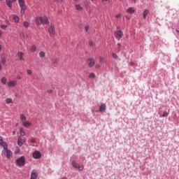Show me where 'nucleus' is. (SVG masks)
<instances>
[{
  "label": "nucleus",
  "instance_id": "f257e3e1",
  "mask_svg": "<svg viewBox=\"0 0 179 179\" xmlns=\"http://www.w3.org/2000/svg\"><path fill=\"white\" fill-rule=\"evenodd\" d=\"M36 24L41 26V24H48L50 21H48V17L47 16L44 17H37L36 18Z\"/></svg>",
  "mask_w": 179,
  "mask_h": 179
},
{
  "label": "nucleus",
  "instance_id": "f03ea898",
  "mask_svg": "<svg viewBox=\"0 0 179 179\" xmlns=\"http://www.w3.org/2000/svg\"><path fill=\"white\" fill-rule=\"evenodd\" d=\"M18 3L20 8V15L21 16H23V15L24 14V11L26 10V9H27V8L26 7V4H24V0H18Z\"/></svg>",
  "mask_w": 179,
  "mask_h": 179
},
{
  "label": "nucleus",
  "instance_id": "7ed1b4c3",
  "mask_svg": "<svg viewBox=\"0 0 179 179\" xmlns=\"http://www.w3.org/2000/svg\"><path fill=\"white\" fill-rule=\"evenodd\" d=\"M16 164L19 166H23L26 164V159H24V156H21L16 160Z\"/></svg>",
  "mask_w": 179,
  "mask_h": 179
},
{
  "label": "nucleus",
  "instance_id": "20e7f679",
  "mask_svg": "<svg viewBox=\"0 0 179 179\" xmlns=\"http://www.w3.org/2000/svg\"><path fill=\"white\" fill-rule=\"evenodd\" d=\"M5 153H6L7 159L10 160L11 157L13 156V153H12V151L8 149V147H6V148H3V150H2V154L5 155Z\"/></svg>",
  "mask_w": 179,
  "mask_h": 179
},
{
  "label": "nucleus",
  "instance_id": "39448f33",
  "mask_svg": "<svg viewBox=\"0 0 179 179\" xmlns=\"http://www.w3.org/2000/svg\"><path fill=\"white\" fill-rule=\"evenodd\" d=\"M48 32L50 34V37H54L55 36V26L53 24H51Z\"/></svg>",
  "mask_w": 179,
  "mask_h": 179
},
{
  "label": "nucleus",
  "instance_id": "423d86ee",
  "mask_svg": "<svg viewBox=\"0 0 179 179\" xmlns=\"http://www.w3.org/2000/svg\"><path fill=\"white\" fill-rule=\"evenodd\" d=\"M123 36H124V32H122V31H121V30L116 31L115 32V38H118L119 40H121V38L123 37Z\"/></svg>",
  "mask_w": 179,
  "mask_h": 179
},
{
  "label": "nucleus",
  "instance_id": "0eeeda50",
  "mask_svg": "<svg viewBox=\"0 0 179 179\" xmlns=\"http://www.w3.org/2000/svg\"><path fill=\"white\" fill-rule=\"evenodd\" d=\"M37 177H38V173H37V170L33 169L31 172L30 179H37Z\"/></svg>",
  "mask_w": 179,
  "mask_h": 179
},
{
  "label": "nucleus",
  "instance_id": "6e6552de",
  "mask_svg": "<svg viewBox=\"0 0 179 179\" xmlns=\"http://www.w3.org/2000/svg\"><path fill=\"white\" fill-rule=\"evenodd\" d=\"M0 146H2L3 149H6V148H8V143L3 141V138H2V136H0Z\"/></svg>",
  "mask_w": 179,
  "mask_h": 179
},
{
  "label": "nucleus",
  "instance_id": "1a4fd4ad",
  "mask_svg": "<svg viewBox=\"0 0 179 179\" xmlns=\"http://www.w3.org/2000/svg\"><path fill=\"white\" fill-rule=\"evenodd\" d=\"M32 157L34 159H41V152H40L39 151H35Z\"/></svg>",
  "mask_w": 179,
  "mask_h": 179
},
{
  "label": "nucleus",
  "instance_id": "9d476101",
  "mask_svg": "<svg viewBox=\"0 0 179 179\" xmlns=\"http://www.w3.org/2000/svg\"><path fill=\"white\" fill-rule=\"evenodd\" d=\"M24 142H26V139H22V137H18L17 138L18 146H23V145L24 144Z\"/></svg>",
  "mask_w": 179,
  "mask_h": 179
},
{
  "label": "nucleus",
  "instance_id": "9b49d317",
  "mask_svg": "<svg viewBox=\"0 0 179 179\" xmlns=\"http://www.w3.org/2000/svg\"><path fill=\"white\" fill-rule=\"evenodd\" d=\"M20 61H24V52H18L17 54Z\"/></svg>",
  "mask_w": 179,
  "mask_h": 179
},
{
  "label": "nucleus",
  "instance_id": "f8f14e48",
  "mask_svg": "<svg viewBox=\"0 0 179 179\" xmlns=\"http://www.w3.org/2000/svg\"><path fill=\"white\" fill-rule=\"evenodd\" d=\"M87 62L88 66H90V68H93V66H94V64H95L94 59H89Z\"/></svg>",
  "mask_w": 179,
  "mask_h": 179
},
{
  "label": "nucleus",
  "instance_id": "ddd939ff",
  "mask_svg": "<svg viewBox=\"0 0 179 179\" xmlns=\"http://www.w3.org/2000/svg\"><path fill=\"white\" fill-rule=\"evenodd\" d=\"M17 84V83L16 82V80L9 81L8 83V87H15V86H16Z\"/></svg>",
  "mask_w": 179,
  "mask_h": 179
},
{
  "label": "nucleus",
  "instance_id": "4468645a",
  "mask_svg": "<svg viewBox=\"0 0 179 179\" xmlns=\"http://www.w3.org/2000/svg\"><path fill=\"white\" fill-rule=\"evenodd\" d=\"M17 0H6V3L8 8H12V3L16 2Z\"/></svg>",
  "mask_w": 179,
  "mask_h": 179
},
{
  "label": "nucleus",
  "instance_id": "2eb2a0df",
  "mask_svg": "<svg viewBox=\"0 0 179 179\" xmlns=\"http://www.w3.org/2000/svg\"><path fill=\"white\" fill-rule=\"evenodd\" d=\"M107 107L106 106V103H101L99 106L100 113H103V111H106Z\"/></svg>",
  "mask_w": 179,
  "mask_h": 179
},
{
  "label": "nucleus",
  "instance_id": "dca6fc26",
  "mask_svg": "<svg viewBox=\"0 0 179 179\" xmlns=\"http://www.w3.org/2000/svg\"><path fill=\"white\" fill-rule=\"evenodd\" d=\"M126 12L127 13H130V15H133V13L135 12V9H134L133 7H129L126 10Z\"/></svg>",
  "mask_w": 179,
  "mask_h": 179
},
{
  "label": "nucleus",
  "instance_id": "f3484780",
  "mask_svg": "<svg viewBox=\"0 0 179 179\" xmlns=\"http://www.w3.org/2000/svg\"><path fill=\"white\" fill-rule=\"evenodd\" d=\"M22 125L24 127V128H29V127H31V123H30L29 121L23 122Z\"/></svg>",
  "mask_w": 179,
  "mask_h": 179
},
{
  "label": "nucleus",
  "instance_id": "a211bd4d",
  "mask_svg": "<svg viewBox=\"0 0 179 179\" xmlns=\"http://www.w3.org/2000/svg\"><path fill=\"white\" fill-rule=\"evenodd\" d=\"M59 62V61L58 59H53L52 61V64L53 66H58Z\"/></svg>",
  "mask_w": 179,
  "mask_h": 179
},
{
  "label": "nucleus",
  "instance_id": "6ab92c4d",
  "mask_svg": "<svg viewBox=\"0 0 179 179\" xmlns=\"http://www.w3.org/2000/svg\"><path fill=\"white\" fill-rule=\"evenodd\" d=\"M143 19H146V16H148V15H149V10L148 9H145L144 11H143Z\"/></svg>",
  "mask_w": 179,
  "mask_h": 179
},
{
  "label": "nucleus",
  "instance_id": "aec40b11",
  "mask_svg": "<svg viewBox=\"0 0 179 179\" xmlns=\"http://www.w3.org/2000/svg\"><path fill=\"white\" fill-rule=\"evenodd\" d=\"M6 104H11L12 103H13V101L12 100V98H6Z\"/></svg>",
  "mask_w": 179,
  "mask_h": 179
},
{
  "label": "nucleus",
  "instance_id": "412c9836",
  "mask_svg": "<svg viewBox=\"0 0 179 179\" xmlns=\"http://www.w3.org/2000/svg\"><path fill=\"white\" fill-rule=\"evenodd\" d=\"M37 51V47L36 45H33L31 48V52H36Z\"/></svg>",
  "mask_w": 179,
  "mask_h": 179
},
{
  "label": "nucleus",
  "instance_id": "4be33fe9",
  "mask_svg": "<svg viewBox=\"0 0 179 179\" xmlns=\"http://www.w3.org/2000/svg\"><path fill=\"white\" fill-rule=\"evenodd\" d=\"M20 135L21 136H26V132H24L23 131V128H20Z\"/></svg>",
  "mask_w": 179,
  "mask_h": 179
},
{
  "label": "nucleus",
  "instance_id": "5701e85b",
  "mask_svg": "<svg viewBox=\"0 0 179 179\" xmlns=\"http://www.w3.org/2000/svg\"><path fill=\"white\" fill-rule=\"evenodd\" d=\"M71 164L73 167H75V169H78V167L79 166V164H76V162L75 161H72Z\"/></svg>",
  "mask_w": 179,
  "mask_h": 179
},
{
  "label": "nucleus",
  "instance_id": "b1692460",
  "mask_svg": "<svg viewBox=\"0 0 179 179\" xmlns=\"http://www.w3.org/2000/svg\"><path fill=\"white\" fill-rule=\"evenodd\" d=\"M13 20H15V23H19V20H20L19 16L14 15L13 16Z\"/></svg>",
  "mask_w": 179,
  "mask_h": 179
},
{
  "label": "nucleus",
  "instance_id": "393cba45",
  "mask_svg": "<svg viewBox=\"0 0 179 179\" xmlns=\"http://www.w3.org/2000/svg\"><path fill=\"white\" fill-rule=\"evenodd\" d=\"M23 26H24V27H26V28L29 27L30 23H29V22H27V21H24L23 22Z\"/></svg>",
  "mask_w": 179,
  "mask_h": 179
},
{
  "label": "nucleus",
  "instance_id": "a878e982",
  "mask_svg": "<svg viewBox=\"0 0 179 179\" xmlns=\"http://www.w3.org/2000/svg\"><path fill=\"white\" fill-rule=\"evenodd\" d=\"M1 83H3V85H6V77L1 78Z\"/></svg>",
  "mask_w": 179,
  "mask_h": 179
},
{
  "label": "nucleus",
  "instance_id": "bb28decb",
  "mask_svg": "<svg viewBox=\"0 0 179 179\" xmlns=\"http://www.w3.org/2000/svg\"><path fill=\"white\" fill-rule=\"evenodd\" d=\"M20 120L22 122H24L26 121V116H24L23 114L20 115Z\"/></svg>",
  "mask_w": 179,
  "mask_h": 179
},
{
  "label": "nucleus",
  "instance_id": "cd10ccee",
  "mask_svg": "<svg viewBox=\"0 0 179 179\" xmlns=\"http://www.w3.org/2000/svg\"><path fill=\"white\" fill-rule=\"evenodd\" d=\"M39 57H40L41 58H44V57H45V52H43V51H41V52H39Z\"/></svg>",
  "mask_w": 179,
  "mask_h": 179
},
{
  "label": "nucleus",
  "instance_id": "c85d7f7f",
  "mask_svg": "<svg viewBox=\"0 0 179 179\" xmlns=\"http://www.w3.org/2000/svg\"><path fill=\"white\" fill-rule=\"evenodd\" d=\"M89 78L91 79H94V78H96V74H94V73H91L89 76Z\"/></svg>",
  "mask_w": 179,
  "mask_h": 179
},
{
  "label": "nucleus",
  "instance_id": "c756f323",
  "mask_svg": "<svg viewBox=\"0 0 179 179\" xmlns=\"http://www.w3.org/2000/svg\"><path fill=\"white\" fill-rule=\"evenodd\" d=\"M76 8L77 10H82V6H80L79 4H76Z\"/></svg>",
  "mask_w": 179,
  "mask_h": 179
},
{
  "label": "nucleus",
  "instance_id": "7c9ffc66",
  "mask_svg": "<svg viewBox=\"0 0 179 179\" xmlns=\"http://www.w3.org/2000/svg\"><path fill=\"white\" fill-rule=\"evenodd\" d=\"M79 171H83V169H84V166H80V165H78V168Z\"/></svg>",
  "mask_w": 179,
  "mask_h": 179
},
{
  "label": "nucleus",
  "instance_id": "2f4dec72",
  "mask_svg": "<svg viewBox=\"0 0 179 179\" xmlns=\"http://www.w3.org/2000/svg\"><path fill=\"white\" fill-rule=\"evenodd\" d=\"M113 57L115 59H118V55H117V54H115V53H113Z\"/></svg>",
  "mask_w": 179,
  "mask_h": 179
},
{
  "label": "nucleus",
  "instance_id": "473e14b6",
  "mask_svg": "<svg viewBox=\"0 0 179 179\" xmlns=\"http://www.w3.org/2000/svg\"><path fill=\"white\" fill-rule=\"evenodd\" d=\"M1 29H3V30H5L6 29V27H8V25H5V24H1Z\"/></svg>",
  "mask_w": 179,
  "mask_h": 179
},
{
  "label": "nucleus",
  "instance_id": "72a5a7b5",
  "mask_svg": "<svg viewBox=\"0 0 179 179\" xmlns=\"http://www.w3.org/2000/svg\"><path fill=\"white\" fill-rule=\"evenodd\" d=\"M30 142H31V143H36V138H32L30 140Z\"/></svg>",
  "mask_w": 179,
  "mask_h": 179
},
{
  "label": "nucleus",
  "instance_id": "f704fd0d",
  "mask_svg": "<svg viewBox=\"0 0 179 179\" xmlns=\"http://www.w3.org/2000/svg\"><path fill=\"white\" fill-rule=\"evenodd\" d=\"M169 115V113H167L166 111L164 112V113L162 114V117H167Z\"/></svg>",
  "mask_w": 179,
  "mask_h": 179
},
{
  "label": "nucleus",
  "instance_id": "c9c22d12",
  "mask_svg": "<svg viewBox=\"0 0 179 179\" xmlns=\"http://www.w3.org/2000/svg\"><path fill=\"white\" fill-rule=\"evenodd\" d=\"M85 30L86 33H87V31H89V25H87L85 27Z\"/></svg>",
  "mask_w": 179,
  "mask_h": 179
},
{
  "label": "nucleus",
  "instance_id": "e433bc0d",
  "mask_svg": "<svg viewBox=\"0 0 179 179\" xmlns=\"http://www.w3.org/2000/svg\"><path fill=\"white\" fill-rule=\"evenodd\" d=\"M27 75H31V70L30 69L27 70Z\"/></svg>",
  "mask_w": 179,
  "mask_h": 179
},
{
  "label": "nucleus",
  "instance_id": "4c0bfd02",
  "mask_svg": "<svg viewBox=\"0 0 179 179\" xmlns=\"http://www.w3.org/2000/svg\"><path fill=\"white\" fill-rule=\"evenodd\" d=\"M99 62H104V59L103 58V57H99Z\"/></svg>",
  "mask_w": 179,
  "mask_h": 179
},
{
  "label": "nucleus",
  "instance_id": "58836bf2",
  "mask_svg": "<svg viewBox=\"0 0 179 179\" xmlns=\"http://www.w3.org/2000/svg\"><path fill=\"white\" fill-rule=\"evenodd\" d=\"M116 19H121V14L115 15Z\"/></svg>",
  "mask_w": 179,
  "mask_h": 179
},
{
  "label": "nucleus",
  "instance_id": "ea45409f",
  "mask_svg": "<svg viewBox=\"0 0 179 179\" xmlns=\"http://www.w3.org/2000/svg\"><path fill=\"white\" fill-rule=\"evenodd\" d=\"M6 62V60H5V59H3L1 60V63L3 64V65H5Z\"/></svg>",
  "mask_w": 179,
  "mask_h": 179
},
{
  "label": "nucleus",
  "instance_id": "a19ab883",
  "mask_svg": "<svg viewBox=\"0 0 179 179\" xmlns=\"http://www.w3.org/2000/svg\"><path fill=\"white\" fill-rule=\"evenodd\" d=\"M89 45H90V47H93V42L90 41L89 42Z\"/></svg>",
  "mask_w": 179,
  "mask_h": 179
},
{
  "label": "nucleus",
  "instance_id": "79ce46f5",
  "mask_svg": "<svg viewBox=\"0 0 179 179\" xmlns=\"http://www.w3.org/2000/svg\"><path fill=\"white\" fill-rule=\"evenodd\" d=\"M117 46H118V51H120V48H121V43H118Z\"/></svg>",
  "mask_w": 179,
  "mask_h": 179
},
{
  "label": "nucleus",
  "instance_id": "37998d69",
  "mask_svg": "<svg viewBox=\"0 0 179 179\" xmlns=\"http://www.w3.org/2000/svg\"><path fill=\"white\" fill-rule=\"evenodd\" d=\"M126 19H127L128 20H131V17L126 15L125 16Z\"/></svg>",
  "mask_w": 179,
  "mask_h": 179
},
{
  "label": "nucleus",
  "instance_id": "c03bdc74",
  "mask_svg": "<svg viewBox=\"0 0 179 179\" xmlns=\"http://www.w3.org/2000/svg\"><path fill=\"white\" fill-rule=\"evenodd\" d=\"M52 90H48V93H49L50 94H51V93H52Z\"/></svg>",
  "mask_w": 179,
  "mask_h": 179
},
{
  "label": "nucleus",
  "instance_id": "a18cd8bd",
  "mask_svg": "<svg viewBox=\"0 0 179 179\" xmlns=\"http://www.w3.org/2000/svg\"><path fill=\"white\" fill-rule=\"evenodd\" d=\"M2 36V30H0V37Z\"/></svg>",
  "mask_w": 179,
  "mask_h": 179
},
{
  "label": "nucleus",
  "instance_id": "49530a36",
  "mask_svg": "<svg viewBox=\"0 0 179 179\" xmlns=\"http://www.w3.org/2000/svg\"><path fill=\"white\" fill-rule=\"evenodd\" d=\"M6 23H7V24H9V20H6Z\"/></svg>",
  "mask_w": 179,
  "mask_h": 179
},
{
  "label": "nucleus",
  "instance_id": "de8ad7c7",
  "mask_svg": "<svg viewBox=\"0 0 179 179\" xmlns=\"http://www.w3.org/2000/svg\"><path fill=\"white\" fill-rule=\"evenodd\" d=\"M1 50H2V45L1 44H0V51H1Z\"/></svg>",
  "mask_w": 179,
  "mask_h": 179
},
{
  "label": "nucleus",
  "instance_id": "09e8293b",
  "mask_svg": "<svg viewBox=\"0 0 179 179\" xmlns=\"http://www.w3.org/2000/svg\"><path fill=\"white\" fill-rule=\"evenodd\" d=\"M102 1V2H107V1H108V0H101Z\"/></svg>",
  "mask_w": 179,
  "mask_h": 179
},
{
  "label": "nucleus",
  "instance_id": "8fccbe9b",
  "mask_svg": "<svg viewBox=\"0 0 179 179\" xmlns=\"http://www.w3.org/2000/svg\"><path fill=\"white\" fill-rule=\"evenodd\" d=\"M17 78H18V79H20V80L22 79V78H20V76H17Z\"/></svg>",
  "mask_w": 179,
  "mask_h": 179
},
{
  "label": "nucleus",
  "instance_id": "3c124183",
  "mask_svg": "<svg viewBox=\"0 0 179 179\" xmlns=\"http://www.w3.org/2000/svg\"><path fill=\"white\" fill-rule=\"evenodd\" d=\"M16 134V131H13V135H15Z\"/></svg>",
  "mask_w": 179,
  "mask_h": 179
},
{
  "label": "nucleus",
  "instance_id": "603ef678",
  "mask_svg": "<svg viewBox=\"0 0 179 179\" xmlns=\"http://www.w3.org/2000/svg\"><path fill=\"white\" fill-rule=\"evenodd\" d=\"M19 125V123H16L15 127H17Z\"/></svg>",
  "mask_w": 179,
  "mask_h": 179
},
{
  "label": "nucleus",
  "instance_id": "864d4df0",
  "mask_svg": "<svg viewBox=\"0 0 179 179\" xmlns=\"http://www.w3.org/2000/svg\"><path fill=\"white\" fill-rule=\"evenodd\" d=\"M1 69H2V66H1V64H0V71H1Z\"/></svg>",
  "mask_w": 179,
  "mask_h": 179
},
{
  "label": "nucleus",
  "instance_id": "5fc2aeb1",
  "mask_svg": "<svg viewBox=\"0 0 179 179\" xmlns=\"http://www.w3.org/2000/svg\"><path fill=\"white\" fill-rule=\"evenodd\" d=\"M176 31H177V33H179V30L178 29H176Z\"/></svg>",
  "mask_w": 179,
  "mask_h": 179
},
{
  "label": "nucleus",
  "instance_id": "6e6d98bb",
  "mask_svg": "<svg viewBox=\"0 0 179 179\" xmlns=\"http://www.w3.org/2000/svg\"><path fill=\"white\" fill-rule=\"evenodd\" d=\"M131 65H134V62H131Z\"/></svg>",
  "mask_w": 179,
  "mask_h": 179
},
{
  "label": "nucleus",
  "instance_id": "4d7b16f0",
  "mask_svg": "<svg viewBox=\"0 0 179 179\" xmlns=\"http://www.w3.org/2000/svg\"><path fill=\"white\" fill-rule=\"evenodd\" d=\"M73 1H78V0H73Z\"/></svg>",
  "mask_w": 179,
  "mask_h": 179
},
{
  "label": "nucleus",
  "instance_id": "13d9d810",
  "mask_svg": "<svg viewBox=\"0 0 179 179\" xmlns=\"http://www.w3.org/2000/svg\"><path fill=\"white\" fill-rule=\"evenodd\" d=\"M91 1H94V0H91Z\"/></svg>",
  "mask_w": 179,
  "mask_h": 179
},
{
  "label": "nucleus",
  "instance_id": "bf43d9fd",
  "mask_svg": "<svg viewBox=\"0 0 179 179\" xmlns=\"http://www.w3.org/2000/svg\"><path fill=\"white\" fill-rule=\"evenodd\" d=\"M0 1H2V0H0Z\"/></svg>",
  "mask_w": 179,
  "mask_h": 179
}]
</instances>
